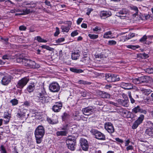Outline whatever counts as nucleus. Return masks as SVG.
Returning <instances> with one entry per match:
<instances>
[{"instance_id": "1", "label": "nucleus", "mask_w": 153, "mask_h": 153, "mask_svg": "<svg viewBox=\"0 0 153 153\" xmlns=\"http://www.w3.org/2000/svg\"><path fill=\"white\" fill-rule=\"evenodd\" d=\"M45 133V128L43 126H39L36 129L34 134L37 143L39 144L41 142Z\"/></svg>"}, {"instance_id": "2", "label": "nucleus", "mask_w": 153, "mask_h": 153, "mask_svg": "<svg viewBox=\"0 0 153 153\" xmlns=\"http://www.w3.org/2000/svg\"><path fill=\"white\" fill-rule=\"evenodd\" d=\"M34 94L37 102H41L42 103L45 102L46 98L45 96L46 95V92L44 89H39L38 91H35Z\"/></svg>"}, {"instance_id": "3", "label": "nucleus", "mask_w": 153, "mask_h": 153, "mask_svg": "<svg viewBox=\"0 0 153 153\" xmlns=\"http://www.w3.org/2000/svg\"><path fill=\"white\" fill-rule=\"evenodd\" d=\"M66 143L68 148L72 151L74 150L76 148V141L75 137L71 136L68 137Z\"/></svg>"}, {"instance_id": "4", "label": "nucleus", "mask_w": 153, "mask_h": 153, "mask_svg": "<svg viewBox=\"0 0 153 153\" xmlns=\"http://www.w3.org/2000/svg\"><path fill=\"white\" fill-rule=\"evenodd\" d=\"M91 132L95 135L96 139L101 140H105V135L100 131L92 129L91 130Z\"/></svg>"}, {"instance_id": "5", "label": "nucleus", "mask_w": 153, "mask_h": 153, "mask_svg": "<svg viewBox=\"0 0 153 153\" xmlns=\"http://www.w3.org/2000/svg\"><path fill=\"white\" fill-rule=\"evenodd\" d=\"M151 77L148 76H143L134 78V83L139 84L143 82H147L150 80Z\"/></svg>"}, {"instance_id": "6", "label": "nucleus", "mask_w": 153, "mask_h": 153, "mask_svg": "<svg viewBox=\"0 0 153 153\" xmlns=\"http://www.w3.org/2000/svg\"><path fill=\"white\" fill-rule=\"evenodd\" d=\"M24 65L27 67L33 68H39L40 67L39 65L36 64L34 61L30 59H26L24 61Z\"/></svg>"}, {"instance_id": "7", "label": "nucleus", "mask_w": 153, "mask_h": 153, "mask_svg": "<svg viewBox=\"0 0 153 153\" xmlns=\"http://www.w3.org/2000/svg\"><path fill=\"white\" fill-rule=\"evenodd\" d=\"M29 79L26 77L22 78L18 81L16 87L20 89H22L26 85Z\"/></svg>"}, {"instance_id": "8", "label": "nucleus", "mask_w": 153, "mask_h": 153, "mask_svg": "<svg viewBox=\"0 0 153 153\" xmlns=\"http://www.w3.org/2000/svg\"><path fill=\"white\" fill-rule=\"evenodd\" d=\"M49 89L51 92H57L59 90L60 86L57 83L53 82L49 85Z\"/></svg>"}, {"instance_id": "9", "label": "nucleus", "mask_w": 153, "mask_h": 153, "mask_svg": "<svg viewBox=\"0 0 153 153\" xmlns=\"http://www.w3.org/2000/svg\"><path fill=\"white\" fill-rule=\"evenodd\" d=\"M104 127L105 129L110 134H112L114 131V127L111 123H105L104 124Z\"/></svg>"}, {"instance_id": "10", "label": "nucleus", "mask_w": 153, "mask_h": 153, "mask_svg": "<svg viewBox=\"0 0 153 153\" xmlns=\"http://www.w3.org/2000/svg\"><path fill=\"white\" fill-rule=\"evenodd\" d=\"M79 142L82 149L84 151L87 150L88 148V145L86 140L84 138H81L80 139Z\"/></svg>"}, {"instance_id": "11", "label": "nucleus", "mask_w": 153, "mask_h": 153, "mask_svg": "<svg viewBox=\"0 0 153 153\" xmlns=\"http://www.w3.org/2000/svg\"><path fill=\"white\" fill-rule=\"evenodd\" d=\"M82 111L83 113L85 115H89L93 114L94 111V109L92 107H88L83 108Z\"/></svg>"}, {"instance_id": "12", "label": "nucleus", "mask_w": 153, "mask_h": 153, "mask_svg": "<svg viewBox=\"0 0 153 153\" xmlns=\"http://www.w3.org/2000/svg\"><path fill=\"white\" fill-rule=\"evenodd\" d=\"M148 124L150 126V127L147 128L145 131L146 134L149 136H153V123L151 121L148 122Z\"/></svg>"}, {"instance_id": "13", "label": "nucleus", "mask_w": 153, "mask_h": 153, "mask_svg": "<svg viewBox=\"0 0 153 153\" xmlns=\"http://www.w3.org/2000/svg\"><path fill=\"white\" fill-rule=\"evenodd\" d=\"M118 103L120 105L125 107H127L128 105L129 101L127 97L125 96L124 100L119 99L117 100Z\"/></svg>"}, {"instance_id": "14", "label": "nucleus", "mask_w": 153, "mask_h": 153, "mask_svg": "<svg viewBox=\"0 0 153 153\" xmlns=\"http://www.w3.org/2000/svg\"><path fill=\"white\" fill-rule=\"evenodd\" d=\"M128 13V10L126 9H123L117 13L116 16L120 17L121 19H123L125 17Z\"/></svg>"}, {"instance_id": "15", "label": "nucleus", "mask_w": 153, "mask_h": 153, "mask_svg": "<svg viewBox=\"0 0 153 153\" xmlns=\"http://www.w3.org/2000/svg\"><path fill=\"white\" fill-rule=\"evenodd\" d=\"M62 106V104L61 102H56L53 106L52 110L55 112H59L61 109Z\"/></svg>"}, {"instance_id": "16", "label": "nucleus", "mask_w": 153, "mask_h": 153, "mask_svg": "<svg viewBox=\"0 0 153 153\" xmlns=\"http://www.w3.org/2000/svg\"><path fill=\"white\" fill-rule=\"evenodd\" d=\"M11 77L10 76H6L3 77L1 81V82L3 85H7L11 82Z\"/></svg>"}, {"instance_id": "17", "label": "nucleus", "mask_w": 153, "mask_h": 153, "mask_svg": "<svg viewBox=\"0 0 153 153\" xmlns=\"http://www.w3.org/2000/svg\"><path fill=\"white\" fill-rule=\"evenodd\" d=\"M134 11L135 12V13H134V21H138L140 20H142V18L140 15V13L138 12V9L137 7L135 6H134Z\"/></svg>"}, {"instance_id": "18", "label": "nucleus", "mask_w": 153, "mask_h": 153, "mask_svg": "<svg viewBox=\"0 0 153 153\" xmlns=\"http://www.w3.org/2000/svg\"><path fill=\"white\" fill-rule=\"evenodd\" d=\"M144 119V115H140L138 119L134 122V129L136 128L140 124L142 123Z\"/></svg>"}, {"instance_id": "19", "label": "nucleus", "mask_w": 153, "mask_h": 153, "mask_svg": "<svg viewBox=\"0 0 153 153\" xmlns=\"http://www.w3.org/2000/svg\"><path fill=\"white\" fill-rule=\"evenodd\" d=\"M120 86L125 89L129 90L133 88V85L129 83L122 82L120 84Z\"/></svg>"}, {"instance_id": "20", "label": "nucleus", "mask_w": 153, "mask_h": 153, "mask_svg": "<svg viewBox=\"0 0 153 153\" xmlns=\"http://www.w3.org/2000/svg\"><path fill=\"white\" fill-rule=\"evenodd\" d=\"M111 13L109 11H102L100 12V17L102 19L109 17L111 15Z\"/></svg>"}, {"instance_id": "21", "label": "nucleus", "mask_w": 153, "mask_h": 153, "mask_svg": "<svg viewBox=\"0 0 153 153\" xmlns=\"http://www.w3.org/2000/svg\"><path fill=\"white\" fill-rule=\"evenodd\" d=\"M47 120L49 123L52 125L56 124L58 122V117L57 116L54 117L52 119L48 117Z\"/></svg>"}, {"instance_id": "22", "label": "nucleus", "mask_w": 153, "mask_h": 153, "mask_svg": "<svg viewBox=\"0 0 153 153\" xmlns=\"http://www.w3.org/2000/svg\"><path fill=\"white\" fill-rule=\"evenodd\" d=\"M98 94L101 97L103 98H109L110 97V94L106 92L98 91Z\"/></svg>"}, {"instance_id": "23", "label": "nucleus", "mask_w": 153, "mask_h": 153, "mask_svg": "<svg viewBox=\"0 0 153 153\" xmlns=\"http://www.w3.org/2000/svg\"><path fill=\"white\" fill-rule=\"evenodd\" d=\"M80 52L79 50L76 51L71 53V58L73 60H76L80 56Z\"/></svg>"}, {"instance_id": "24", "label": "nucleus", "mask_w": 153, "mask_h": 153, "mask_svg": "<svg viewBox=\"0 0 153 153\" xmlns=\"http://www.w3.org/2000/svg\"><path fill=\"white\" fill-rule=\"evenodd\" d=\"M35 86L34 83H31L27 86L26 90L29 93L32 92L35 89Z\"/></svg>"}, {"instance_id": "25", "label": "nucleus", "mask_w": 153, "mask_h": 153, "mask_svg": "<svg viewBox=\"0 0 153 153\" xmlns=\"http://www.w3.org/2000/svg\"><path fill=\"white\" fill-rule=\"evenodd\" d=\"M71 22H70V23L68 24V25L67 26H64L62 25L61 26V29L63 32H68L69 31L71 27Z\"/></svg>"}, {"instance_id": "26", "label": "nucleus", "mask_w": 153, "mask_h": 153, "mask_svg": "<svg viewBox=\"0 0 153 153\" xmlns=\"http://www.w3.org/2000/svg\"><path fill=\"white\" fill-rule=\"evenodd\" d=\"M137 112H140L146 114L147 111L145 110L142 109L139 106H137V107H134V113H137Z\"/></svg>"}, {"instance_id": "27", "label": "nucleus", "mask_w": 153, "mask_h": 153, "mask_svg": "<svg viewBox=\"0 0 153 153\" xmlns=\"http://www.w3.org/2000/svg\"><path fill=\"white\" fill-rule=\"evenodd\" d=\"M70 71H71L76 73H82L83 72V71L80 69H77L76 68H70Z\"/></svg>"}, {"instance_id": "28", "label": "nucleus", "mask_w": 153, "mask_h": 153, "mask_svg": "<svg viewBox=\"0 0 153 153\" xmlns=\"http://www.w3.org/2000/svg\"><path fill=\"white\" fill-rule=\"evenodd\" d=\"M67 131L66 130L64 131H58L56 132L57 136H65L66 135Z\"/></svg>"}, {"instance_id": "29", "label": "nucleus", "mask_w": 153, "mask_h": 153, "mask_svg": "<svg viewBox=\"0 0 153 153\" xmlns=\"http://www.w3.org/2000/svg\"><path fill=\"white\" fill-rule=\"evenodd\" d=\"M113 74H105V79L108 82H111Z\"/></svg>"}, {"instance_id": "30", "label": "nucleus", "mask_w": 153, "mask_h": 153, "mask_svg": "<svg viewBox=\"0 0 153 153\" xmlns=\"http://www.w3.org/2000/svg\"><path fill=\"white\" fill-rule=\"evenodd\" d=\"M25 115V113L23 111H22L21 110L18 113H17L16 116L17 117L20 118L24 117Z\"/></svg>"}, {"instance_id": "31", "label": "nucleus", "mask_w": 153, "mask_h": 153, "mask_svg": "<svg viewBox=\"0 0 153 153\" xmlns=\"http://www.w3.org/2000/svg\"><path fill=\"white\" fill-rule=\"evenodd\" d=\"M35 39L40 42L45 43L47 42V40L42 39L40 36H37L35 38Z\"/></svg>"}, {"instance_id": "32", "label": "nucleus", "mask_w": 153, "mask_h": 153, "mask_svg": "<svg viewBox=\"0 0 153 153\" xmlns=\"http://www.w3.org/2000/svg\"><path fill=\"white\" fill-rule=\"evenodd\" d=\"M7 114H7L6 113V114H4V118L7 119L6 120H4L5 124H7L9 122L10 117L9 116V114L8 113Z\"/></svg>"}, {"instance_id": "33", "label": "nucleus", "mask_w": 153, "mask_h": 153, "mask_svg": "<svg viewBox=\"0 0 153 153\" xmlns=\"http://www.w3.org/2000/svg\"><path fill=\"white\" fill-rule=\"evenodd\" d=\"M148 142L147 141L143 142L141 144L140 146L141 148H143L144 149L147 148L148 146Z\"/></svg>"}, {"instance_id": "34", "label": "nucleus", "mask_w": 153, "mask_h": 153, "mask_svg": "<svg viewBox=\"0 0 153 153\" xmlns=\"http://www.w3.org/2000/svg\"><path fill=\"white\" fill-rule=\"evenodd\" d=\"M112 33L111 31L106 32L103 35V38L106 39L111 38V37L109 36L111 35Z\"/></svg>"}, {"instance_id": "35", "label": "nucleus", "mask_w": 153, "mask_h": 153, "mask_svg": "<svg viewBox=\"0 0 153 153\" xmlns=\"http://www.w3.org/2000/svg\"><path fill=\"white\" fill-rule=\"evenodd\" d=\"M10 102L12 103V105L14 106L17 105L18 103V101L16 99H14L10 101Z\"/></svg>"}, {"instance_id": "36", "label": "nucleus", "mask_w": 153, "mask_h": 153, "mask_svg": "<svg viewBox=\"0 0 153 153\" xmlns=\"http://www.w3.org/2000/svg\"><path fill=\"white\" fill-rule=\"evenodd\" d=\"M117 44V42L114 40H110L108 41L107 44L110 46L115 45Z\"/></svg>"}, {"instance_id": "37", "label": "nucleus", "mask_w": 153, "mask_h": 153, "mask_svg": "<svg viewBox=\"0 0 153 153\" xmlns=\"http://www.w3.org/2000/svg\"><path fill=\"white\" fill-rule=\"evenodd\" d=\"M88 36L91 39H96L98 37V35L92 34H89Z\"/></svg>"}, {"instance_id": "38", "label": "nucleus", "mask_w": 153, "mask_h": 153, "mask_svg": "<svg viewBox=\"0 0 153 153\" xmlns=\"http://www.w3.org/2000/svg\"><path fill=\"white\" fill-rule=\"evenodd\" d=\"M145 71L149 74H153V68H149L145 70Z\"/></svg>"}, {"instance_id": "39", "label": "nucleus", "mask_w": 153, "mask_h": 153, "mask_svg": "<svg viewBox=\"0 0 153 153\" xmlns=\"http://www.w3.org/2000/svg\"><path fill=\"white\" fill-rule=\"evenodd\" d=\"M79 82L80 84H82L83 85H90L91 83L89 82H88L87 81L82 80H80L79 81Z\"/></svg>"}, {"instance_id": "40", "label": "nucleus", "mask_w": 153, "mask_h": 153, "mask_svg": "<svg viewBox=\"0 0 153 153\" xmlns=\"http://www.w3.org/2000/svg\"><path fill=\"white\" fill-rule=\"evenodd\" d=\"M0 151L1 153H7V151L3 145H1L0 147Z\"/></svg>"}, {"instance_id": "41", "label": "nucleus", "mask_w": 153, "mask_h": 153, "mask_svg": "<svg viewBox=\"0 0 153 153\" xmlns=\"http://www.w3.org/2000/svg\"><path fill=\"white\" fill-rule=\"evenodd\" d=\"M5 3L6 4H7L8 5H12V6H13L15 5V4L13 2L11 1L10 0H5Z\"/></svg>"}, {"instance_id": "42", "label": "nucleus", "mask_w": 153, "mask_h": 153, "mask_svg": "<svg viewBox=\"0 0 153 153\" xmlns=\"http://www.w3.org/2000/svg\"><path fill=\"white\" fill-rule=\"evenodd\" d=\"M140 48V47L139 45H134V50L135 49L138 52H143V50Z\"/></svg>"}, {"instance_id": "43", "label": "nucleus", "mask_w": 153, "mask_h": 153, "mask_svg": "<svg viewBox=\"0 0 153 153\" xmlns=\"http://www.w3.org/2000/svg\"><path fill=\"white\" fill-rule=\"evenodd\" d=\"M133 37H134V33H130L128 35V37L127 38H126V37L125 36H123L122 37L123 39L126 38V39H131V38Z\"/></svg>"}, {"instance_id": "44", "label": "nucleus", "mask_w": 153, "mask_h": 153, "mask_svg": "<svg viewBox=\"0 0 153 153\" xmlns=\"http://www.w3.org/2000/svg\"><path fill=\"white\" fill-rule=\"evenodd\" d=\"M143 90L145 94H149L150 93L152 92V90L150 89H144Z\"/></svg>"}, {"instance_id": "45", "label": "nucleus", "mask_w": 153, "mask_h": 153, "mask_svg": "<svg viewBox=\"0 0 153 153\" xmlns=\"http://www.w3.org/2000/svg\"><path fill=\"white\" fill-rule=\"evenodd\" d=\"M78 32L77 30H75L72 32L71 33V36L72 37H74L75 36H77L78 34Z\"/></svg>"}, {"instance_id": "46", "label": "nucleus", "mask_w": 153, "mask_h": 153, "mask_svg": "<svg viewBox=\"0 0 153 153\" xmlns=\"http://www.w3.org/2000/svg\"><path fill=\"white\" fill-rule=\"evenodd\" d=\"M147 39V36L146 35L143 36L140 40V42H145Z\"/></svg>"}, {"instance_id": "47", "label": "nucleus", "mask_w": 153, "mask_h": 153, "mask_svg": "<svg viewBox=\"0 0 153 153\" xmlns=\"http://www.w3.org/2000/svg\"><path fill=\"white\" fill-rule=\"evenodd\" d=\"M68 117V115L67 114L64 113L63 115L62 116V118L63 121H65Z\"/></svg>"}, {"instance_id": "48", "label": "nucleus", "mask_w": 153, "mask_h": 153, "mask_svg": "<svg viewBox=\"0 0 153 153\" xmlns=\"http://www.w3.org/2000/svg\"><path fill=\"white\" fill-rule=\"evenodd\" d=\"M21 10L19 9H14L10 10V12L11 13H15L16 12H20Z\"/></svg>"}, {"instance_id": "49", "label": "nucleus", "mask_w": 153, "mask_h": 153, "mask_svg": "<svg viewBox=\"0 0 153 153\" xmlns=\"http://www.w3.org/2000/svg\"><path fill=\"white\" fill-rule=\"evenodd\" d=\"M87 93V92L85 90L82 91L81 92V96L83 97H85L86 96Z\"/></svg>"}, {"instance_id": "50", "label": "nucleus", "mask_w": 153, "mask_h": 153, "mask_svg": "<svg viewBox=\"0 0 153 153\" xmlns=\"http://www.w3.org/2000/svg\"><path fill=\"white\" fill-rule=\"evenodd\" d=\"M56 31L54 34V36H57L59 33V28H58V27H56Z\"/></svg>"}, {"instance_id": "51", "label": "nucleus", "mask_w": 153, "mask_h": 153, "mask_svg": "<svg viewBox=\"0 0 153 153\" xmlns=\"http://www.w3.org/2000/svg\"><path fill=\"white\" fill-rule=\"evenodd\" d=\"M17 62H22L23 63V64L24 65V61L25 60H26V59H23L22 58H17Z\"/></svg>"}, {"instance_id": "52", "label": "nucleus", "mask_w": 153, "mask_h": 153, "mask_svg": "<svg viewBox=\"0 0 153 153\" xmlns=\"http://www.w3.org/2000/svg\"><path fill=\"white\" fill-rule=\"evenodd\" d=\"M65 40V39L64 38H61L56 40V42L60 43L63 42Z\"/></svg>"}, {"instance_id": "53", "label": "nucleus", "mask_w": 153, "mask_h": 153, "mask_svg": "<svg viewBox=\"0 0 153 153\" xmlns=\"http://www.w3.org/2000/svg\"><path fill=\"white\" fill-rule=\"evenodd\" d=\"M115 139L117 142L119 143H123L124 142V141L123 140L120 139L118 137L116 138Z\"/></svg>"}, {"instance_id": "54", "label": "nucleus", "mask_w": 153, "mask_h": 153, "mask_svg": "<svg viewBox=\"0 0 153 153\" xmlns=\"http://www.w3.org/2000/svg\"><path fill=\"white\" fill-rule=\"evenodd\" d=\"M19 30H25L26 29V27L22 25L19 27Z\"/></svg>"}, {"instance_id": "55", "label": "nucleus", "mask_w": 153, "mask_h": 153, "mask_svg": "<svg viewBox=\"0 0 153 153\" xmlns=\"http://www.w3.org/2000/svg\"><path fill=\"white\" fill-rule=\"evenodd\" d=\"M95 57L98 58H101L103 57V55L101 54H95Z\"/></svg>"}, {"instance_id": "56", "label": "nucleus", "mask_w": 153, "mask_h": 153, "mask_svg": "<svg viewBox=\"0 0 153 153\" xmlns=\"http://www.w3.org/2000/svg\"><path fill=\"white\" fill-rule=\"evenodd\" d=\"M8 39L7 38H4L2 42H4L6 45L8 44Z\"/></svg>"}, {"instance_id": "57", "label": "nucleus", "mask_w": 153, "mask_h": 153, "mask_svg": "<svg viewBox=\"0 0 153 153\" xmlns=\"http://www.w3.org/2000/svg\"><path fill=\"white\" fill-rule=\"evenodd\" d=\"M93 11L92 9L91 8H88L87 10V12L86 13L87 15H89V14H90V13H91V11Z\"/></svg>"}, {"instance_id": "58", "label": "nucleus", "mask_w": 153, "mask_h": 153, "mask_svg": "<svg viewBox=\"0 0 153 153\" xmlns=\"http://www.w3.org/2000/svg\"><path fill=\"white\" fill-rule=\"evenodd\" d=\"M93 30L94 31H97L98 30H100L101 29L98 27L96 26L93 29Z\"/></svg>"}, {"instance_id": "59", "label": "nucleus", "mask_w": 153, "mask_h": 153, "mask_svg": "<svg viewBox=\"0 0 153 153\" xmlns=\"http://www.w3.org/2000/svg\"><path fill=\"white\" fill-rule=\"evenodd\" d=\"M111 80V82H114L117 81H118V79H117L115 78L114 76L113 75L112 76Z\"/></svg>"}, {"instance_id": "60", "label": "nucleus", "mask_w": 153, "mask_h": 153, "mask_svg": "<svg viewBox=\"0 0 153 153\" xmlns=\"http://www.w3.org/2000/svg\"><path fill=\"white\" fill-rule=\"evenodd\" d=\"M83 19L82 18H79L77 21V23L78 25H79L82 21Z\"/></svg>"}, {"instance_id": "61", "label": "nucleus", "mask_w": 153, "mask_h": 153, "mask_svg": "<svg viewBox=\"0 0 153 153\" xmlns=\"http://www.w3.org/2000/svg\"><path fill=\"white\" fill-rule=\"evenodd\" d=\"M111 87L112 86L111 85L109 84L106 85L105 86V88L106 89H110V88H111Z\"/></svg>"}, {"instance_id": "62", "label": "nucleus", "mask_w": 153, "mask_h": 153, "mask_svg": "<svg viewBox=\"0 0 153 153\" xmlns=\"http://www.w3.org/2000/svg\"><path fill=\"white\" fill-rule=\"evenodd\" d=\"M10 58V56L7 55H4L2 56V59H8Z\"/></svg>"}, {"instance_id": "63", "label": "nucleus", "mask_w": 153, "mask_h": 153, "mask_svg": "<svg viewBox=\"0 0 153 153\" xmlns=\"http://www.w3.org/2000/svg\"><path fill=\"white\" fill-rule=\"evenodd\" d=\"M45 4L48 6H51V4L50 2L49 1H48L47 0H45Z\"/></svg>"}, {"instance_id": "64", "label": "nucleus", "mask_w": 153, "mask_h": 153, "mask_svg": "<svg viewBox=\"0 0 153 153\" xmlns=\"http://www.w3.org/2000/svg\"><path fill=\"white\" fill-rule=\"evenodd\" d=\"M133 147L132 146L130 145V146H128L127 147L126 149L127 151H128L129 150L133 149Z\"/></svg>"}]
</instances>
